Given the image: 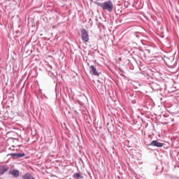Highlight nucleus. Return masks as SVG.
I'll return each instance as SVG.
<instances>
[{
  "instance_id": "1",
  "label": "nucleus",
  "mask_w": 179,
  "mask_h": 179,
  "mask_svg": "<svg viewBox=\"0 0 179 179\" xmlns=\"http://www.w3.org/2000/svg\"><path fill=\"white\" fill-rule=\"evenodd\" d=\"M98 6L101 8L103 10H107L110 13L113 12L114 9V5L113 4V1L111 0L103 2V3H97Z\"/></svg>"
},
{
  "instance_id": "2",
  "label": "nucleus",
  "mask_w": 179,
  "mask_h": 179,
  "mask_svg": "<svg viewBox=\"0 0 179 179\" xmlns=\"http://www.w3.org/2000/svg\"><path fill=\"white\" fill-rule=\"evenodd\" d=\"M81 33V39L83 43H89V40H90L89 37V31L86 30V29L83 28L80 30Z\"/></svg>"
},
{
  "instance_id": "3",
  "label": "nucleus",
  "mask_w": 179,
  "mask_h": 179,
  "mask_svg": "<svg viewBox=\"0 0 179 179\" xmlns=\"http://www.w3.org/2000/svg\"><path fill=\"white\" fill-rule=\"evenodd\" d=\"M148 146H154L155 148H163L164 146V143H160L159 142V141L154 140L150 144H148Z\"/></svg>"
},
{
  "instance_id": "4",
  "label": "nucleus",
  "mask_w": 179,
  "mask_h": 179,
  "mask_svg": "<svg viewBox=\"0 0 179 179\" xmlns=\"http://www.w3.org/2000/svg\"><path fill=\"white\" fill-rule=\"evenodd\" d=\"M8 156H11L13 159H20V157H24L26 154L24 153H10Z\"/></svg>"
},
{
  "instance_id": "5",
  "label": "nucleus",
  "mask_w": 179,
  "mask_h": 179,
  "mask_svg": "<svg viewBox=\"0 0 179 179\" xmlns=\"http://www.w3.org/2000/svg\"><path fill=\"white\" fill-rule=\"evenodd\" d=\"M9 166L8 165H1L0 166V176H3L4 173H6V171H8Z\"/></svg>"
},
{
  "instance_id": "6",
  "label": "nucleus",
  "mask_w": 179,
  "mask_h": 179,
  "mask_svg": "<svg viewBox=\"0 0 179 179\" xmlns=\"http://www.w3.org/2000/svg\"><path fill=\"white\" fill-rule=\"evenodd\" d=\"M90 73H92V75H94V76H99L100 73L97 72V70L96 69V67H94V65H92L90 66Z\"/></svg>"
},
{
  "instance_id": "7",
  "label": "nucleus",
  "mask_w": 179,
  "mask_h": 179,
  "mask_svg": "<svg viewBox=\"0 0 179 179\" xmlns=\"http://www.w3.org/2000/svg\"><path fill=\"white\" fill-rule=\"evenodd\" d=\"M151 87L152 89V90H154L155 92H157L159 90H162V87H160V85L157 83H152L151 85Z\"/></svg>"
},
{
  "instance_id": "8",
  "label": "nucleus",
  "mask_w": 179,
  "mask_h": 179,
  "mask_svg": "<svg viewBox=\"0 0 179 179\" xmlns=\"http://www.w3.org/2000/svg\"><path fill=\"white\" fill-rule=\"evenodd\" d=\"M9 174H11L15 178H17L19 177V171L18 170H13L9 171Z\"/></svg>"
},
{
  "instance_id": "9",
  "label": "nucleus",
  "mask_w": 179,
  "mask_h": 179,
  "mask_svg": "<svg viewBox=\"0 0 179 179\" xmlns=\"http://www.w3.org/2000/svg\"><path fill=\"white\" fill-rule=\"evenodd\" d=\"M73 177L74 179H83V178H84L83 176H82V174H80L79 173H74Z\"/></svg>"
},
{
  "instance_id": "10",
  "label": "nucleus",
  "mask_w": 179,
  "mask_h": 179,
  "mask_svg": "<svg viewBox=\"0 0 179 179\" xmlns=\"http://www.w3.org/2000/svg\"><path fill=\"white\" fill-rule=\"evenodd\" d=\"M22 179H36V178H34L33 176L30 175V173H26L25 175L22 176Z\"/></svg>"
},
{
  "instance_id": "11",
  "label": "nucleus",
  "mask_w": 179,
  "mask_h": 179,
  "mask_svg": "<svg viewBox=\"0 0 179 179\" xmlns=\"http://www.w3.org/2000/svg\"><path fill=\"white\" fill-rule=\"evenodd\" d=\"M48 66H49V68H50V69H52V66L49 64Z\"/></svg>"
},
{
  "instance_id": "12",
  "label": "nucleus",
  "mask_w": 179,
  "mask_h": 179,
  "mask_svg": "<svg viewBox=\"0 0 179 179\" xmlns=\"http://www.w3.org/2000/svg\"><path fill=\"white\" fill-rule=\"evenodd\" d=\"M1 179V178H0Z\"/></svg>"
}]
</instances>
